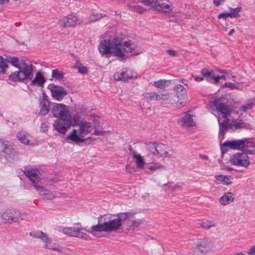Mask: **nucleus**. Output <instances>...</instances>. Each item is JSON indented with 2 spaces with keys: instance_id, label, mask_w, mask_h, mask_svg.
<instances>
[{
  "instance_id": "nucleus-1",
  "label": "nucleus",
  "mask_w": 255,
  "mask_h": 255,
  "mask_svg": "<svg viewBox=\"0 0 255 255\" xmlns=\"http://www.w3.org/2000/svg\"><path fill=\"white\" fill-rule=\"evenodd\" d=\"M135 47V45L131 42H124L122 38L116 37L112 41L109 39L102 40L99 46V50L102 55L109 54L111 51V53L120 59H124L129 53H131V56L138 54L134 51Z\"/></svg>"
},
{
  "instance_id": "nucleus-2",
  "label": "nucleus",
  "mask_w": 255,
  "mask_h": 255,
  "mask_svg": "<svg viewBox=\"0 0 255 255\" xmlns=\"http://www.w3.org/2000/svg\"><path fill=\"white\" fill-rule=\"evenodd\" d=\"M211 106L216 113V117L220 127L219 136L224 137V134L229 126L230 120L228 118L232 114H237L239 111L230 105L224 102L222 98H218L211 102Z\"/></svg>"
},
{
  "instance_id": "nucleus-3",
  "label": "nucleus",
  "mask_w": 255,
  "mask_h": 255,
  "mask_svg": "<svg viewBox=\"0 0 255 255\" xmlns=\"http://www.w3.org/2000/svg\"><path fill=\"white\" fill-rule=\"evenodd\" d=\"M129 215L121 213L116 215H113L111 217H116V218H111L110 220H107L104 218V222L103 223H99L91 227V230L87 232L95 237L100 238L102 237V232H115L120 230L122 226L123 222L127 220Z\"/></svg>"
},
{
  "instance_id": "nucleus-4",
  "label": "nucleus",
  "mask_w": 255,
  "mask_h": 255,
  "mask_svg": "<svg viewBox=\"0 0 255 255\" xmlns=\"http://www.w3.org/2000/svg\"><path fill=\"white\" fill-rule=\"evenodd\" d=\"M7 62L13 66L18 69V71L14 72L9 76V80L13 82L23 81L31 80L33 77L32 65L22 59L16 57H9Z\"/></svg>"
},
{
  "instance_id": "nucleus-5",
  "label": "nucleus",
  "mask_w": 255,
  "mask_h": 255,
  "mask_svg": "<svg viewBox=\"0 0 255 255\" xmlns=\"http://www.w3.org/2000/svg\"><path fill=\"white\" fill-rule=\"evenodd\" d=\"M23 173L29 179L35 189L43 199L52 200L59 197V193L51 192L40 185L42 177L38 170L33 168H25Z\"/></svg>"
},
{
  "instance_id": "nucleus-6",
  "label": "nucleus",
  "mask_w": 255,
  "mask_h": 255,
  "mask_svg": "<svg viewBox=\"0 0 255 255\" xmlns=\"http://www.w3.org/2000/svg\"><path fill=\"white\" fill-rule=\"evenodd\" d=\"M145 145L149 153L158 158L173 157L174 150L167 144L152 142L146 143Z\"/></svg>"
},
{
  "instance_id": "nucleus-7",
  "label": "nucleus",
  "mask_w": 255,
  "mask_h": 255,
  "mask_svg": "<svg viewBox=\"0 0 255 255\" xmlns=\"http://www.w3.org/2000/svg\"><path fill=\"white\" fill-rule=\"evenodd\" d=\"M27 219L25 213L15 210H6L0 212V220L5 223H13L19 220Z\"/></svg>"
},
{
  "instance_id": "nucleus-8",
  "label": "nucleus",
  "mask_w": 255,
  "mask_h": 255,
  "mask_svg": "<svg viewBox=\"0 0 255 255\" xmlns=\"http://www.w3.org/2000/svg\"><path fill=\"white\" fill-rule=\"evenodd\" d=\"M78 123V120H76L75 118L68 117L56 119L53 124V127L58 132L65 134L71 126H75Z\"/></svg>"
},
{
  "instance_id": "nucleus-9",
  "label": "nucleus",
  "mask_w": 255,
  "mask_h": 255,
  "mask_svg": "<svg viewBox=\"0 0 255 255\" xmlns=\"http://www.w3.org/2000/svg\"><path fill=\"white\" fill-rule=\"evenodd\" d=\"M213 246L212 240L204 238L198 239L196 243V249L194 251L197 255H205L210 248Z\"/></svg>"
},
{
  "instance_id": "nucleus-10",
  "label": "nucleus",
  "mask_w": 255,
  "mask_h": 255,
  "mask_svg": "<svg viewBox=\"0 0 255 255\" xmlns=\"http://www.w3.org/2000/svg\"><path fill=\"white\" fill-rule=\"evenodd\" d=\"M229 161L232 165L243 167H247L251 164L248 154L244 152L233 155L230 157Z\"/></svg>"
},
{
  "instance_id": "nucleus-11",
  "label": "nucleus",
  "mask_w": 255,
  "mask_h": 255,
  "mask_svg": "<svg viewBox=\"0 0 255 255\" xmlns=\"http://www.w3.org/2000/svg\"><path fill=\"white\" fill-rule=\"evenodd\" d=\"M69 107L63 104H56L51 110V112L54 117L58 119L72 117L69 113Z\"/></svg>"
},
{
  "instance_id": "nucleus-12",
  "label": "nucleus",
  "mask_w": 255,
  "mask_h": 255,
  "mask_svg": "<svg viewBox=\"0 0 255 255\" xmlns=\"http://www.w3.org/2000/svg\"><path fill=\"white\" fill-rule=\"evenodd\" d=\"M60 231L69 236L77 237L86 241H88L90 239V237L87 234L81 232L80 229L78 228H64Z\"/></svg>"
},
{
  "instance_id": "nucleus-13",
  "label": "nucleus",
  "mask_w": 255,
  "mask_h": 255,
  "mask_svg": "<svg viewBox=\"0 0 255 255\" xmlns=\"http://www.w3.org/2000/svg\"><path fill=\"white\" fill-rule=\"evenodd\" d=\"M177 98V104L180 106H184L187 101V94L185 88L180 84H177L174 87Z\"/></svg>"
},
{
  "instance_id": "nucleus-14",
  "label": "nucleus",
  "mask_w": 255,
  "mask_h": 255,
  "mask_svg": "<svg viewBox=\"0 0 255 255\" xmlns=\"http://www.w3.org/2000/svg\"><path fill=\"white\" fill-rule=\"evenodd\" d=\"M126 213L129 215V217L127 219V224L128 230L132 231L137 230L140 225L143 223V219L136 218L130 213Z\"/></svg>"
},
{
  "instance_id": "nucleus-15",
  "label": "nucleus",
  "mask_w": 255,
  "mask_h": 255,
  "mask_svg": "<svg viewBox=\"0 0 255 255\" xmlns=\"http://www.w3.org/2000/svg\"><path fill=\"white\" fill-rule=\"evenodd\" d=\"M77 20L75 15L70 14L60 19L58 24L63 28L68 27H75L77 25Z\"/></svg>"
},
{
  "instance_id": "nucleus-16",
  "label": "nucleus",
  "mask_w": 255,
  "mask_h": 255,
  "mask_svg": "<svg viewBox=\"0 0 255 255\" xmlns=\"http://www.w3.org/2000/svg\"><path fill=\"white\" fill-rule=\"evenodd\" d=\"M80 130L78 128H74L67 136L66 139L67 140H70L76 144H79L84 142L86 138H84Z\"/></svg>"
},
{
  "instance_id": "nucleus-17",
  "label": "nucleus",
  "mask_w": 255,
  "mask_h": 255,
  "mask_svg": "<svg viewBox=\"0 0 255 255\" xmlns=\"http://www.w3.org/2000/svg\"><path fill=\"white\" fill-rule=\"evenodd\" d=\"M52 97L56 100L60 101L67 95L66 90L61 86L52 85L50 87Z\"/></svg>"
},
{
  "instance_id": "nucleus-18",
  "label": "nucleus",
  "mask_w": 255,
  "mask_h": 255,
  "mask_svg": "<svg viewBox=\"0 0 255 255\" xmlns=\"http://www.w3.org/2000/svg\"><path fill=\"white\" fill-rule=\"evenodd\" d=\"M136 76V74L134 71L128 69L124 71L116 73L114 77L116 80L126 81L128 79H133Z\"/></svg>"
},
{
  "instance_id": "nucleus-19",
  "label": "nucleus",
  "mask_w": 255,
  "mask_h": 255,
  "mask_svg": "<svg viewBox=\"0 0 255 255\" xmlns=\"http://www.w3.org/2000/svg\"><path fill=\"white\" fill-rule=\"evenodd\" d=\"M152 8L162 13H169L172 10L171 5L164 2L163 0H156Z\"/></svg>"
},
{
  "instance_id": "nucleus-20",
  "label": "nucleus",
  "mask_w": 255,
  "mask_h": 255,
  "mask_svg": "<svg viewBox=\"0 0 255 255\" xmlns=\"http://www.w3.org/2000/svg\"><path fill=\"white\" fill-rule=\"evenodd\" d=\"M79 129L84 137L87 138L86 136L90 133L93 129V124L90 122L81 121L78 123Z\"/></svg>"
},
{
  "instance_id": "nucleus-21",
  "label": "nucleus",
  "mask_w": 255,
  "mask_h": 255,
  "mask_svg": "<svg viewBox=\"0 0 255 255\" xmlns=\"http://www.w3.org/2000/svg\"><path fill=\"white\" fill-rule=\"evenodd\" d=\"M18 140L22 144L32 146L34 145L32 137L27 132L24 131H20L16 134Z\"/></svg>"
},
{
  "instance_id": "nucleus-22",
  "label": "nucleus",
  "mask_w": 255,
  "mask_h": 255,
  "mask_svg": "<svg viewBox=\"0 0 255 255\" xmlns=\"http://www.w3.org/2000/svg\"><path fill=\"white\" fill-rule=\"evenodd\" d=\"M243 140V148L241 150L247 154H254L255 153V143L250 139H244Z\"/></svg>"
},
{
  "instance_id": "nucleus-23",
  "label": "nucleus",
  "mask_w": 255,
  "mask_h": 255,
  "mask_svg": "<svg viewBox=\"0 0 255 255\" xmlns=\"http://www.w3.org/2000/svg\"><path fill=\"white\" fill-rule=\"evenodd\" d=\"M50 102L48 99V97L43 94L42 99L40 102V109L39 114L45 115L48 113L50 110Z\"/></svg>"
},
{
  "instance_id": "nucleus-24",
  "label": "nucleus",
  "mask_w": 255,
  "mask_h": 255,
  "mask_svg": "<svg viewBox=\"0 0 255 255\" xmlns=\"http://www.w3.org/2000/svg\"><path fill=\"white\" fill-rule=\"evenodd\" d=\"M243 140L239 139L226 141L223 143L222 146L224 147H228L232 149H238L241 150L242 148H243Z\"/></svg>"
},
{
  "instance_id": "nucleus-25",
  "label": "nucleus",
  "mask_w": 255,
  "mask_h": 255,
  "mask_svg": "<svg viewBox=\"0 0 255 255\" xmlns=\"http://www.w3.org/2000/svg\"><path fill=\"white\" fill-rule=\"evenodd\" d=\"M234 128L236 129L237 128H251V126L249 123H246L241 119H236L233 120L231 122H229V127Z\"/></svg>"
},
{
  "instance_id": "nucleus-26",
  "label": "nucleus",
  "mask_w": 255,
  "mask_h": 255,
  "mask_svg": "<svg viewBox=\"0 0 255 255\" xmlns=\"http://www.w3.org/2000/svg\"><path fill=\"white\" fill-rule=\"evenodd\" d=\"M178 123L184 127H192L195 125V122L192 116L187 113H185L184 115L178 120Z\"/></svg>"
},
{
  "instance_id": "nucleus-27",
  "label": "nucleus",
  "mask_w": 255,
  "mask_h": 255,
  "mask_svg": "<svg viewBox=\"0 0 255 255\" xmlns=\"http://www.w3.org/2000/svg\"><path fill=\"white\" fill-rule=\"evenodd\" d=\"M130 150L131 152L133 158L135 160V162L137 167L140 169H143L145 164V160L143 157H142L140 154L137 153L135 151Z\"/></svg>"
},
{
  "instance_id": "nucleus-28",
  "label": "nucleus",
  "mask_w": 255,
  "mask_h": 255,
  "mask_svg": "<svg viewBox=\"0 0 255 255\" xmlns=\"http://www.w3.org/2000/svg\"><path fill=\"white\" fill-rule=\"evenodd\" d=\"M234 195L231 192L226 193L219 199V202L222 205H226L232 202L234 200Z\"/></svg>"
},
{
  "instance_id": "nucleus-29",
  "label": "nucleus",
  "mask_w": 255,
  "mask_h": 255,
  "mask_svg": "<svg viewBox=\"0 0 255 255\" xmlns=\"http://www.w3.org/2000/svg\"><path fill=\"white\" fill-rule=\"evenodd\" d=\"M2 151L8 156L7 158H13L16 155V152L13 148L6 144L2 143Z\"/></svg>"
},
{
  "instance_id": "nucleus-30",
  "label": "nucleus",
  "mask_w": 255,
  "mask_h": 255,
  "mask_svg": "<svg viewBox=\"0 0 255 255\" xmlns=\"http://www.w3.org/2000/svg\"><path fill=\"white\" fill-rule=\"evenodd\" d=\"M45 82L44 78L43 75L40 72H37L35 77L31 81L32 85H36L37 86H41Z\"/></svg>"
},
{
  "instance_id": "nucleus-31",
  "label": "nucleus",
  "mask_w": 255,
  "mask_h": 255,
  "mask_svg": "<svg viewBox=\"0 0 255 255\" xmlns=\"http://www.w3.org/2000/svg\"><path fill=\"white\" fill-rule=\"evenodd\" d=\"M156 101H160L164 104L170 102L169 95L166 93L157 94Z\"/></svg>"
},
{
  "instance_id": "nucleus-32",
  "label": "nucleus",
  "mask_w": 255,
  "mask_h": 255,
  "mask_svg": "<svg viewBox=\"0 0 255 255\" xmlns=\"http://www.w3.org/2000/svg\"><path fill=\"white\" fill-rule=\"evenodd\" d=\"M170 83V81L161 79L154 81L153 85L158 89H163Z\"/></svg>"
},
{
  "instance_id": "nucleus-33",
  "label": "nucleus",
  "mask_w": 255,
  "mask_h": 255,
  "mask_svg": "<svg viewBox=\"0 0 255 255\" xmlns=\"http://www.w3.org/2000/svg\"><path fill=\"white\" fill-rule=\"evenodd\" d=\"M54 251L62 254H67L68 249L64 247L61 246L57 244H54L52 248L51 249Z\"/></svg>"
},
{
  "instance_id": "nucleus-34",
  "label": "nucleus",
  "mask_w": 255,
  "mask_h": 255,
  "mask_svg": "<svg viewBox=\"0 0 255 255\" xmlns=\"http://www.w3.org/2000/svg\"><path fill=\"white\" fill-rule=\"evenodd\" d=\"M41 240L44 243L45 248L48 249H51L52 248L53 244H52V240L48 236L46 233Z\"/></svg>"
},
{
  "instance_id": "nucleus-35",
  "label": "nucleus",
  "mask_w": 255,
  "mask_h": 255,
  "mask_svg": "<svg viewBox=\"0 0 255 255\" xmlns=\"http://www.w3.org/2000/svg\"><path fill=\"white\" fill-rule=\"evenodd\" d=\"M52 77L55 80H60L64 78V73L57 69L53 70Z\"/></svg>"
},
{
  "instance_id": "nucleus-36",
  "label": "nucleus",
  "mask_w": 255,
  "mask_h": 255,
  "mask_svg": "<svg viewBox=\"0 0 255 255\" xmlns=\"http://www.w3.org/2000/svg\"><path fill=\"white\" fill-rule=\"evenodd\" d=\"M8 68L6 60L0 56V74H4L6 69Z\"/></svg>"
},
{
  "instance_id": "nucleus-37",
  "label": "nucleus",
  "mask_w": 255,
  "mask_h": 255,
  "mask_svg": "<svg viewBox=\"0 0 255 255\" xmlns=\"http://www.w3.org/2000/svg\"><path fill=\"white\" fill-rule=\"evenodd\" d=\"M202 76L206 78H210L213 77L214 72L213 70L206 68H203L201 71Z\"/></svg>"
},
{
  "instance_id": "nucleus-38",
  "label": "nucleus",
  "mask_w": 255,
  "mask_h": 255,
  "mask_svg": "<svg viewBox=\"0 0 255 255\" xmlns=\"http://www.w3.org/2000/svg\"><path fill=\"white\" fill-rule=\"evenodd\" d=\"M199 224L200 227L205 229H209L216 226L215 223L211 221H206L205 222L200 223Z\"/></svg>"
},
{
  "instance_id": "nucleus-39",
  "label": "nucleus",
  "mask_w": 255,
  "mask_h": 255,
  "mask_svg": "<svg viewBox=\"0 0 255 255\" xmlns=\"http://www.w3.org/2000/svg\"><path fill=\"white\" fill-rule=\"evenodd\" d=\"M45 234V233L41 231H36L30 232L29 235L33 238L42 240Z\"/></svg>"
},
{
  "instance_id": "nucleus-40",
  "label": "nucleus",
  "mask_w": 255,
  "mask_h": 255,
  "mask_svg": "<svg viewBox=\"0 0 255 255\" xmlns=\"http://www.w3.org/2000/svg\"><path fill=\"white\" fill-rule=\"evenodd\" d=\"M241 9L242 7L240 6L234 8H231V12H229L230 14V17L237 18L240 17L239 13L241 10Z\"/></svg>"
},
{
  "instance_id": "nucleus-41",
  "label": "nucleus",
  "mask_w": 255,
  "mask_h": 255,
  "mask_svg": "<svg viewBox=\"0 0 255 255\" xmlns=\"http://www.w3.org/2000/svg\"><path fill=\"white\" fill-rule=\"evenodd\" d=\"M99 124H97L96 123H95L94 124L93 127L95 129V131L93 134L94 135H104L105 134V133L106 132V131H103V130H99Z\"/></svg>"
},
{
  "instance_id": "nucleus-42",
  "label": "nucleus",
  "mask_w": 255,
  "mask_h": 255,
  "mask_svg": "<svg viewBox=\"0 0 255 255\" xmlns=\"http://www.w3.org/2000/svg\"><path fill=\"white\" fill-rule=\"evenodd\" d=\"M75 68H77L78 69V72L81 74H86L88 73V70L87 68L83 66L81 63H80L78 65L74 67Z\"/></svg>"
},
{
  "instance_id": "nucleus-43",
  "label": "nucleus",
  "mask_w": 255,
  "mask_h": 255,
  "mask_svg": "<svg viewBox=\"0 0 255 255\" xmlns=\"http://www.w3.org/2000/svg\"><path fill=\"white\" fill-rule=\"evenodd\" d=\"M164 166L161 165L160 163L156 162L153 164L149 166L148 169L151 171H154L157 169H163Z\"/></svg>"
},
{
  "instance_id": "nucleus-44",
  "label": "nucleus",
  "mask_w": 255,
  "mask_h": 255,
  "mask_svg": "<svg viewBox=\"0 0 255 255\" xmlns=\"http://www.w3.org/2000/svg\"><path fill=\"white\" fill-rule=\"evenodd\" d=\"M254 104L252 103H249L245 105H243L241 107L240 110L243 112H246L248 110L252 109L254 107Z\"/></svg>"
},
{
  "instance_id": "nucleus-45",
  "label": "nucleus",
  "mask_w": 255,
  "mask_h": 255,
  "mask_svg": "<svg viewBox=\"0 0 255 255\" xmlns=\"http://www.w3.org/2000/svg\"><path fill=\"white\" fill-rule=\"evenodd\" d=\"M156 96H157V93H156L155 92H152L147 93L145 96V98L148 100L154 99V100H156Z\"/></svg>"
},
{
  "instance_id": "nucleus-46",
  "label": "nucleus",
  "mask_w": 255,
  "mask_h": 255,
  "mask_svg": "<svg viewBox=\"0 0 255 255\" xmlns=\"http://www.w3.org/2000/svg\"><path fill=\"white\" fill-rule=\"evenodd\" d=\"M141 2L145 5H150L152 7V5H154L156 0H141Z\"/></svg>"
},
{
  "instance_id": "nucleus-47",
  "label": "nucleus",
  "mask_w": 255,
  "mask_h": 255,
  "mask_svg": "<svg viewBox=\"0 0 255 255\" xmlns=\"http://www.w3.org/2000/svg\"><path fill=\"white\" fill-rule=\"evenodd\" d=\"M227 17H230V14L229 12L221 13L217 15V18L218 19H226Z\"/></svg>"
},
{
  "instance_id": "nucleus-48",
  "label": "nucleus",
  "mask_w": 255,
  "mask_h": 255,
  "mask_svg": "<svg viewBox=\"0 0 255 255\" xmlns=\"http://www.w3.org/2000/svg\"><path fill=\"white\" fill-rule=\"evenodd\" d=\"M134 11L138 12L139 13H143L144 11H145V9L143 7L139 6V5H135L132 7Z\"/></svg>"
},
{
  "instance_id": "nucleus-49",
  "label": "nucleus",
  "mask_w": 255,
  "mask_h": 255,
  "mask_svg": "<svg viewBox=\"0 0 255 255\" xmlns=\"http://www.w3.org/2000/svg\"><path fill=\"white\" fill-rule=\"evenodd\" d=\"M165 52L171 56H176L177 55L176 51L172 49H167L165 50Z\"/></svg>"
},
{
  "instance_id": "nucleus-50",
  "label": "nucleus",
  "mask_w": 255,
  "mask_h": 255,
  "mask_svg": "<svg viewBox=\"0 0 255 255\" xmlns=\"http://www.w3.org/2000/svg\"><path fill=\"white\" fill-rule=\"evenodd\" d=\"M225 0H213V4L216 6H219L225 2Z\"/></svg>"
},
{
  "instance_id": "nucleus-51",
  "label": "nucleus",
  "mask_w": 255,
  "mask_h": 255,
  "mask_svg": "<svg viewBox=\"0 0 255 255\" xmlns=\"http://www.w3.org/2000/svg\"><path fill=\"white\" fill-rule=\"evenodd\" d=\"M247 254L248 255H255V246L251 248Z\"/></svg>"
},
{
  "instance_id": "nucleus-52",
  "label": "nucleus",
  "mask_w": 255,
  "mask_h": 255,
  "mask_svg": "<svg viewBox=\"0 0 255 255\" xmlns=\"http://www.w3.org/2000/svg\"><path fill=\"white\" fill-rule=\"evenodd\" d=\"M223 182L226 185L230 184L232 183L230 178L227 176H225Z\"/></svg>"
},
{
  "instance_id": "nucleus-53",
  "label": "nucleus",
  "mask_w": 255,
  "mask_h": 255,
  "mask_svg": "<svg viewBox=\"0 0 255 255\" xmlns=\"http://www.w3.org/2000/svg\"><path fill=\"white\" fill-rule=\"evenodd\" d=\"M224 87H228L231 89L235 88V85L232 83H225L223 86Z\"/></svg>"
},
{
  "instance_id": "nucleus-54",
  "label": "nucleus",
  "mask_w": 255,
  "mask_h": 255,
  "mask_svg": "<svg viewBox=\"0 0 255 255\" xmlns=\"http://www.w3.org/2000/svg\"><path fill=\"white\" fill-rule=\"evenodd\" d=\"M215 178L217 180L221 181L223 182L224 179L225 178V176H224L223 175L219 174V175H216L215 176Z\"/></svg>"
},
{
  "instance_id": "nucleus-55",
  "label": "nucleus",
  "mask_w": 255,
  "mask_h": 255,
  "mask_svg": "<svg viewBox=\"0 0 255 255\" xmlns=\"http://www.w3.org/2000/svg\"><path fill=\"white\" fill-rule=\"evenodd\" d=\"M213 77H212L211 79L214 80L215 84H218L220 80L219 76H215V75L214 74Z\"/></svg>"
},
{
  "instance_id": "nucleus-56",
  "label": "nucleus",
  "mask_w": 255,
  "mask_h": 255,
  "mask_svg": "<svg viewBox=\"0 0 255 255\" xmlns=\"http://www.w3.org/2000/svg\"><path fill=\"white\" fill-rule=\"evenodd\" d=\"M182 187V185L181 184H176L173 187V189L175 191L178 189H180Z\"/></svg>"
},
{
  "instance_id": "nucleus-57",
  "label": "nucleus",
  "mask_w": 255,
  "mask_h": 255,
  "mask_svg": "<svg viewBox=\"0 0 255 255\" xmlns=\"http://www.w3.org/2000/svg\"><path fill=\"white\" fill-rule=\"evenodd\" d=\"M218 71L223 74L227 75V76H228L229 72L226 70L224 69H218Z\"/></svg>"
},
{
  "instance_id": "nucleus-58",
  "label": "nucleus",
  "mask_w": 255,
  "mask_h": 255,
  "mask_svg": "<svg viewBox=\"0 0 255 255\" xmlns=\"http://www.w3.org/2000/svg\"><path fill=\"white\" fill-rule=\"evenodd\" d=\"M230 74L229 73L228 74V76H227V75L223 74V75H222L221 76H219V77H220V79H224V80H226L227 77L229 78H230Z\"/></svg>"
},
{
  "instance_id": "nucleus-59",
  "label": "nucleus",
  "mask_w": 255,
  "mask_h": 255,
  "mask_svg": "<svg viewBox=\"0 0 255 255\" xmlns=\"http://www.w3.org/2000/svg\"><path fill=\"white\" fill-rule=\"evenodd\" d=\"M194 79L197 82H200L202 81L203 80V77H198L196 76L194 78Z\"/></svg>"
},
{
  "instance_id": "nucleus-60",
  "label": "nucleus",
  "mask_w": 255,
  "mask_h": 255,
  "mask_svg": "<svg viewBox=\"0 0 255 255\" xmlns=\"http://www.w3.org/2000/svg\"><path fill=\"white\" fill-rule=\"evenodd\" d=\"M10 0H0V4H7L9 2Z\"/></svg>"
},
{
  "instance_id": "nucleus-61",
  "label": "nucleus",
  "mask_w": 255,
  "mask_h": 255,
  "mask_svg": "<svg viewBox=\"0 0 255 255\" xmlns=\"http://www.w3.org/2000/svg\"><path fill=\"white\" fill-rule=\"evenodd\" d=\"M200 157L203 160H207L208 157L206 155H200Z\"/></svg>"
},
{
  "instance_id": "nucleus-62",
  "label": "nucleus",
  "mask_w": 255,
  "mask_h": 255,
  "mask_svg": "<svg viewBox=\"0 0 255 255\" xmlns=\"http://www.w3.org/2000/svg\"><path fill=\"white\" fill-rule=\"evenodd\" d=\"M181 83L184 85H188V81L185 79H182L181 81Z\"/></svg>"
},
{
  "instance_id": "nucleus-63",
  "label": "nucleus",
  "mask_w": 255,
  "mask_h": 255,
  "mask_svg": "<svg viewBox=\"0 0 255 255\" xmlns=\"http://www.w3.org/2000/svg\"><path fill=\"white\" fill-rule=\"evenodd\" d=\"M235 32V30L234 29H232L231 30H230V31H229V32L228 33V35L229 36H231Z\"/></svg>"
},
{
  "instance_id": "nucleus-64",
  "label": "nucleus",
  "mask_w": 255,
  "mask_h": 255,
  "mask_svg": "<svg viewBox=\"0 0 255 255\" xmlns=\"http://www.w3.org/2000/svg\"><path fill=\"white\" fill-rule=\"evenodd\" d=\"M14 25L15 26H20L21 25V22H15L14 23Z\"/></svg>"
}]
</instances>
